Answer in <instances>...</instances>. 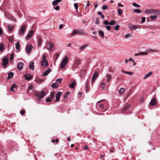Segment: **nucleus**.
<instances>
[{"instance_id": "nucleus-20", "label": "nucleus", "mask_w": 160, "mask_h": 160, "mask_svg": "<svg viewBox=\"0 0 160 160\" xmlns=\"http://www.w3.org/2000/svg\"><path fill=\"white\" fill-rule=\"evenodd\" d=\"M34 62L33 61H31L29 65V67L30 69L33 70L34 69Z\"/></svg>"}, {"instance_id": "nucleus-23", "label": "nucleus", "mask_w": 160, "mask_h": 160, "mask_svg": "<svg viewBox=\"0 0 160 160\" xmlns=\"http://www.w3.org/2000/svg\"><path fill=\"white\" fill-rule=\"evenodd\" d=\"M58 86L59 84L57 82H56L55 83H52L51 85V87L53 88H58Z\"/></svg>"}, {"instance_id": "nucleus-4", "label": "nucleus", "mask_w": 160, "mask_h": 160, "mask_svg": "<svg viewBox=\"0 0 160 160\" xmlns=\"http://www.w3.org/2000/svg\"><path fill=\"white\" fill-rule=\"evenodd\" d=\"M35 96L38 97L39 100L43 98L46 95L45 93L43 91H42L39 92H36L34 93Z\"/></svg>"}, {"instance_id": "nucleus-2", "label": "nucleus", "mask_w": 160, "mask_h": 160, "mask_svg": "<svg viewBox=\"0 0 160 160\" xmlns=\"http://www.w3.org/2000/svg\"><path fill=\"white\" fill-rule=\"evenodd\" d=\"M41 65L44 68H46L48 65V61L46 59V56L44 55H42V60L41 62Z\"/></svg>"}, {"instance_id": "nucleus-30", "label": "nucleus", "mask_w": 160, "mask_h": 160, "mask_svg": "<svg viewBox=\"0 0 160 160\" xmlns=\"http://www.w3.org/2000/svg\"><path fill=\"white\" fill-rule=\"evenodd\" d=\"M7 27L9 29V31L10 32H11V31H12L14 28L13 26L11 25L10 24L9 25H8L7 26Z\"/></svg>"}, {"instance_id": "nucleus-40", "label": "nucleus", "mask_w": 160, "mask_h": 160, "mask_svg": "<svg viewBox=\"0 0 160 160\" xmlns=\"http://www.w3.org/2000/svg\"><path fill=\"white\" fill-rule=\"evenodd\" d=\"M134 12H136L137 13H141V12L140 9H136L134 10Z\"/></svg>"}, {"instance_id": "nucleus-42", "label": "nucleus", "mask_w": 160, "mask_h": 160, "mask_svg": "<svg viewBox=\"0 0 160 160\" xmlns=\"http://www.w3.org/2000/svg\"><path fill=\"white\" fill-rule=\"evenodd\" d=\"M105 85L106 83H105L104 82H102V83H101L100 84V87L101 88H102V89H103V88H104Z\"/></svg>"}, {"instance_id": "nucleus-27", "label": "nucleus", "mask_w": 160, "mask_h": 160, "mask_svg": "<svg viewBox=\"0 0 160 160\" xmlns=\"http://www.w3.org/2000/svg\"><path fill=\"white\" fill-rule=\"evenodd\" d=\"M76 82V81L75 80H73L72 82L69 85L70 87L71 88H74Z\"/></svg>"}, {"instance_id": "nucleus-39", "label": "nucleus", "mask_w": 160, "mask_h": 160, "mask_svg": "<svg viewBox=\"0 0 160 160\" xmlns=\"http://www.w3.org/2000/svg\"><path fill=\"white\" fill-rule=\"evenodd\" d=\"M116 23V22L115 21L113 20L111 21L110 22H109V25H113L115 24Z\"/></svg>"}, {"instance_id": "nucleus-34", "label": "nucleus", "mask_w": 160, "mask_h": 160, "mask_svg": "<svg viewBox=\"0 0 160 160\" xmlns=\"http://www.w3.org/2000/svg\"><path fill=\"white\" fill-rule=\"evenodd\" d=\"M88 46V45H84L79 48V49L81 51H83Z\"/></svg>"}, {"instance_id": "nucleus-33", "label": "nucleus", "mask_w": 160, "mask_h": 160, "mask_svg": "<svg viewBox=\"0 0 160 160\" xmlns=\"http://www.w3.org/2000/svg\"><path fill=\"white\" fill-rule=\"evenodd\" d=\"M16 48L17 50H18L19 49L20 45L19 42H16L15 44Z\"/></svg>"}, {"instance_id": "nucleus-7", "label": "nucleus", "mask_w": 160, "mask_h": 160, "mask_svg": "<svg viewBox=\"0 0 160 160\" xmlns=\"http://www.w3.org/2000/svg\"><path fill=\"white\" fill-rule=\"evenodd\" d=\"M68 58L66 56H65L63 58L60 65L62 68H63L68 63Z\"/></svg>"}, {"instance_id": "nucleus-18", "label": "nucleus", "mask_w": 160, "mask_h": 160, "mask_svg": "<svg viewBox=\"0 0 160 160\" xmlns=\"http://www.w3.org/2000/svg\"><path fill=\"white\" fill-rule=\"evenodd\" d=\"M54 44L52 42H50L47 46V49L49 50H51L53 48Z\"/></svg>"}, {"instance_id": "nucleus-11", "label": "nucleus", "mask_w": 160, "mask_h": 160, "mask_svg": "<svg viewBox=\"0 0 160 160\" xmlns=\"http://www.w3.org/2000/svg\"><path fill=\"white\" fill-rule=\"evenodd\" d=\"M5 14V15L6 17L8 19L12 21H14L16 22V19L14 18L13 16H12V15L10 14H8L7 15H6Z\"/></svg>"}, {"instance_id": "nucleus-49", "label": "nucleus", "mask_w": 160, "mask_h": 160, "mask_svg": "<svg viewBox=\"0 0 160 160\" xmlns=\"http://www.w3.org/2000/svg\"><path fill=\"white\" fill-rule=\"evenodd\" d=\"M120 28V26L119 25H118L116 26L115 27L114 29L118 31V30L119 28Z\"/></svg>"}, {"instance_id": "nucleus-35", "label": "nucleus", "mask_w": 160, "mask_h": 160, "mask_svg": "<svg viewBox=\"0 0 160 160\" xmlns=\"http://www.w3.org/2000/svg\"><path fill=\"white\" fill-rule=\"evenodd\" d=\"M34 87L31 84L29 85L28 87V90H32L33 89Z\"/></svg>"}, {"instance_id": "nucleus-10", "label": "nucleus", "mask_w": 160, "mask_h": 160, "mask_svg": "<svg viewBox=\"0 0 160 160\" xmlns=\"http://www.w3.org/2000/svg\"><path fill=\"white\" fill-rule=\"evenodd\" d=\"M62 93L61 92H58L56 95V99L55 101L56 102H58L60 100V97L62 95Z\"/></svg>"}, {"instance_id": "nucleus-12", "label": "nucleus", "mask_w": 160, "mask_h": 160, "mask_svg": "<svg viewBox=\"0 0 160 160\" xmlns=\"http://www.w3.org/2000/svg\"><path fill=\"white\" fill-rule=\"evenodd\" d=\"M34 32L33 30H31L29 31L26 37V39L27 40L29 39L31 37L32 35L33 34Z\"/></svg>"}, {"instance_id": "nucleus-38", "label": "nucleus", "mask_w": 160, "mask_h": 160, "mask_svg": "<svg viewBox=\"0 0 160 160\" xmlns=\"http://www.w3.org/2000/svg\"><path fill=\"white\" fill-rule=\"evenodd\" d=\"M150 18L152 20H153L157 18V16L156 15H152L150 16Z\"/></svg>"}, {"instance_id": "nucleus-14", "label": "nucleus", "mask_w": 160, "mask_h": 160, "mask_svg": "<svg viewBox=\"0 0 160 160\" xmlns=\"http://www.w3.org/2000/svg\"><path fill=\"white\" fill-rule=\"evenodd\" d=\"M2 64L4 66H5L7 65L8 62V58H7L4 57L2 60Z\"/></svg>"}, {"instance_id": "nucleus-44", "label": "nucleus", "mask_w": 160, "mask_h": 160, "mask_svg": "<svg viewBox=\"0 0 160 160\" xmlns=\"http://www.w3.org/2000/svg\"><path fill=\"white\" fill-rule=\"evenodd\" d=\"M125 74H128L130 75H132L133 74V72H125Z\"/></svg>"}, {"instance_id": "nucleus-46", "label": "nucleus", "mask_w": 160, "mask_h": 160, "mask_svg": "<svg viewBox=\"0 0 160 160\" xmlns=\"http://www.w3.org/2000/svg\"><path fill=\"white\" fill-rule=\"evenodd\" d=\"M118 13L119 16H120L122 14V10L120 9H118Z\"/></svg>"}, {"instance_id": "nucleus-60", "label": "nucleus", "mask_w": 160, "mask_h": 160, "mask_svg": "<svg viewBox=\"0 0 160 160\" xmlns=\"http://www.w3.org/2000/svg\"><path fill=\"white\" fill-rule=\"evenodd\" d=\"M54 9L57 10H59V6H57L56 7L54 8Z\"/></svg>"}, {"instance_id": "nucleus-50", "label": "nucleus", "mask_w": 160, "mask_h": 160, "mask_svg": "<svg viewBox=\"0 0 160 160\" xmlns=\"http://www.w3.org/2000/svg\"><path fill=\"white\" fill-rule=\"evenodd\" d=\"M14 59V54H12L10 57V61H12Z\"/></svg>"}, {"instance_id": "nucleus-6", "label": "nucleus", "mask_w": 160, "mask_h": 160, "mask_svg": "<svg viewBox=\"0 0 160 160\" xmlns=\"http://www.w3.org/2000/svg\"><path fill=\"white\" fill-rule=\"evenodd\" d=\"M80 63L81 61L80 59H75L74 60L73 66L72 67V70L74 71L75 68H77L78 66L80 64Z\"/></svg>"}, {"instance_id": "nucleus-55", "label": "nucleus", "mask_w": 160, "mask_h": 160, "mask_svg": "<svg viewBox=\"0 0 160 160\" xmlns=\"http://www.w3.org/2000/svg\"><path fill=\"white\" fill-rule=\"evenodd\" d=\"M103 23L106 25H108L109 24V23L108 21H105L103 22Z\"/></svg>"}, {"instance_id": "nucleus-62", "label": "nucleus", "mask_w": 160, "mask_h": 160, "mask_svg": "<svg viewBox=\"0 0 160 160\" xmlns=\"http://www.w3.org/2000/svg\"><path fill=\"white\" fill-rule=\"evenodd\" d=\"M99 107L100 108H104V105L102 104H100L99 105Z\"/></svg>"}, {"instance_id": "nucleus-17", "label": "nucleus", "mask_w": 160, "mask_h": 160, "mask_svg": "<svg viewBox=\"0 0 160 160\" xmlns=\"http://www.w3.org/2000/svg\"><path fill=\"white\" fill-rule=\"evenodd\" d=\"M157 103V100L155 98H153L151 101L150 104L152 106L155 105Z\"/></svg>"}, {"instance_id": "nucleus-32", "label": "nucleus", "mask_w": 160, "mask_h": 160, "mask_svg": "<svg viewBox=\"0 0 160 160\" xmlns=\"http://www.w3.org/2000/svg\"><path fill=\"white\" fill-rule=\"evenodd\" d=\"M152 72H149L148 73L146 74L145 75V77L143 78V79L145 80L149 76H150L152 74Z\"/></svg>"}, {"instance_id": "nucleus-28", "label": "nucleus", "mask_w": 160, "mask_h": 160, "mask_svg": "<svg viewBox=\"0 0 160 160\" xmlns=\"http://www.w3.org/2000/svg\"><path fill=\"white\" fill-rule=\"evenodd\" d=\"M98 33L99 34V36H100L102 38H103L104 37V34L103 32L102 31L99 30Z\"/></svg>"}, {"instance_id": "nucleus-29", "label": "nucleus", "mask_w": 160, "mask_h": 160, "mask_svg": "<svg viewBox=\"0 0 160 160\" xmlns=\"http://www.w3.org/2000/svg\"><path fill=\"white\" fill-rule=\"evenodd\" d=\"M4 44L2 43H0V51L2 52L4 50Z\"/></svg>"}, {"instance_id": "nucleus-51", "label": "nucleus", "mask_w": 160, "mask_h": 160, "mask_svg": "<svg viewBox=\"0 0 160 160\" xmlns=\"http://www.w3.org/2000/svg\"><path fill=\"white\" fill-rule=\"evenodd\" d=\"M146 20V18L145 17H143L142 18V23H144L145 22Z\"/></svg>"}, {"instance_id": "nucleus-52", "label": "nucleus", "mask_w": 160, "mask_h": 160, "mask_svg": "<svg viewBox=\"0 0 160 160\" xmlns=\"http://www.w3.org/2000/svg\"><path fill=\"white\" fill-rule=\"evenodd\" d=\"M74 6L75 9L76 10H78V4L76 3H75L74 4Z\"/></svg>"}, {"instance_id": "nucleus-15", "label": "nucleus", "mask_w": 160, "mask_h": 160, "mask_svg": "<svg viewBox=\"0 0 160 160\" xmlns=\"http://www.w3.org/2000/svg\"><path fill=\"white\" fill-rule=\"evenodd\" d=\"M37 40L38 45L39 46H40L43 42L42 39L40 36H38Z\"/></svg>"}, {"instance_id": "nucleus-1", "label": "nucleus", "mask_w": 160, "mask_h": 160, "mask_svg": "<svg viewBox=\"0 0 160 160\" xmlns=\"http://www.w3.org/2000/svg\"><path fill=\"white\" fill-rule=\"evenodd\" d=\"M145 14H160V10L158 9H146L144 11Z\"/></svg>"}, {"instance_id": "nucleus-41", "label": "nucleus", "mask_w": 160, "mask_h": 160, "mask_svg": "<svg viewBox=\"0 0 160 160\" xmlns=\"http://www.w3.org/2000/svg\"><path fill=\"white\" fill-rule=\"evenodd\" d=\"M62 78H58L56 80L57 82H58V83H61L62 82Z\"/></svg>"}, {"instance_id": "nucleus-24", "label": "nucleus", "mask_w": 160, "mask_h": 160, "mask_svg": "<svg viewBox=\"0 0 160 160\" xmlns=\"http://www.w3.org/2000/svg\"><path fill=\"white\" fill-rule=\"evenodd\" d=\"M148 54V52H140L138 53H136L134 55V56H138L139 55H147Z\"/></svg>"}, {"instance_id": "nucleus-16", "label": "nucleus", "mask_w": 160, "mask_h": 160, "mask_svg": "<svg viewBox=\"0 0 160 160\" xmlns=\"http://www.w3.org/2000/svg\"><path fill=\"white\" fill-rule=\"evenodd\" d=\"M24 64L22 62H19L17 65V68L19 70H21L23 68Z\"/></svg>"}, {"instance_id": "nucleus-43", "label": "nucleus", "mask_w": 160, "mask_h": 160, "mask_svg": "<svg viewBox=\"0 0 160 160\" xmlns=\"http://www.w3.org/2000/svg\"><path fill=\"white\" fill-rule=\"evenodd\" d=\"M132 5L136 8H139L140 7V5L138 4L135 3H132Z\"/></svg>"}, {"instance_id": "nucleus-26", "label": "nucleus", "mask_w": 160, "mask_h": 160, "mask_svg": "<svg viewBox=\"0 0 160 160\" xmlns=\"http://www.w3.org/2000/svg\"><path fill=\"white\" fill-rule=\"evenodd\" d=\"M61 1V0H54L52 2V4L55 6L58 4V3Z\"/></svg>"}, {"instance_id": "nucleus-8", "label": "nucleus", "mask_w": 160, "mask_h": 160, "mask_svg": "<svg viewBox=\"0 0 160 160\" xmlns=\"http://www.w3.org/2000/svg\"><path fill=\"white\" fill-rule=\"evenodd\" d=\"M33 48V47L31 44H28L25 48L26 52L28 54H29Z\"/></svg>"}, {"instance_id": "nucleus-21", "label": "nucleus", "mask_w": 160, "mask_h": 160, "mask_svg": "<svg viewBox=\"0 0 160 160\" xmlns=\"http://www.w3.org/2000/svg\"><path fill=\"white\" fill-rule=\"evenodd\" d=\"M25 79L26 80H30L32 78L31 75L29 74H27L24 75Z\"/></svg>"}, {"instance_id": "nucleus-61", "label": "nucleus", "mask_w": 160, "mask_h": 160, "mask_svg": "<svg viewBox=\"0 0 160 160\" xmlns=\"http://www.w3.org/2000/svg\"><path fill=\"white\" fill-rule=\"evenodd\" d=\"M63 27V24H61L60 25L59 28V29H62Z\"/></svg>"}, {"instance_id": "nucleus-48", "label": "nucleus", "mask_w": 160, "mask_h": 160, "mask_svg": "<svg viewBox=\"0 0 160 160\" xmlns=\"http://www.w3.org/2000/svg\"><path fill=\"white\" fill-rule=\"evenodd\" d=\"M46 102H49L51 101V98L50 97H48L46 100Z\"/></svg>"}, {"instance_id": "nucleus-54", "label": "nucleus", "mask_w": 160, "mask_h": 160, "mask_svg": "<svg viewBox=\"0 0 160 160\" xmlns=\"http://www.w3.org/2000/svg\"><path fill=\"white\" fill-rule=\"evenodd\" d=\"M95 23L98 24L99 23V19L98 18H96Z\"/></svg>"}, {"instance_id": "nucleus-53", "label": "nucleus", "mask_w": 160, "mask_h": 160, "mask_svg": "<svg viewBox=\"0 0 160 160\" xmlns=\"http://www.w3.org/2000/svg\"><path fill=\"white\" fill-rule=\"evenodd\" d=\"M108 7L107 5H104L102 7V9L103 10H105L107 9Z\"/></svg>"}, {"instance_id": "nucleus-31", "label": "nucleus", "mask_w": 160, "mask_h": 160, "mask_svg": "<svg viewBox=\"0 0 160 160\" xmlns=\"http://www.w3.org/2000/svg\"><path fill=\"white\" fill-rule=\"evenodd\" d=\"M125 91V89L123 88H121L119 91V92L120 94H122L124 93Z\"/></svg>"}, {"instance_id": "nucleus-45", "label": "nucleus", "mask_w": 160, "mask_h": 160, "mask_svg": "<svg viewBox=\"0 0 160 160\" xmlns=\"http://www.w3.org/2000/svg\"><path fill=\"white\" fill-rule=\"evenodd\" d=\"M54 96V92H52L50 94V98H53Z\"/></svg>"}, {"instance_id": "nucleus-63", "label": "nucleus", "mask_w": 160, "mask_h": 160, "mask_svg": "<svg viewBox=\"0 0 160 160\" xmlns=\"http://www.w3.org/2000/svg\"><path fill=\"white\" fill-rule=\"evenodd\" d=\"M97 14L101 16L102 15V12H98Z\"/></svg>"}, {"instance_id": "nucleus-56", "label": "nucleus", "mask_w": 160, "mask_h": 160, "mask_svg": "<svg viewBox=\"0 0 160 160\" xmlns=\"http://www.w3.org/2000/svg\"><path fill=\"white\" fill-rule=\"evenodd\" d=\"M131 36L130 34H127L125 35V38H128L129 37H130Z\"/></svg>"}, {"instance_id": "nucleus-3", "label": "nucleus", "mask_w": 160, "mask_h": 160, "mask_svg": "<svg viewBox=\"0 0 160 160\" xmlns=\"http://www.w3.org/2000/svg\"><path fill=\"white\" fill-rule=\"evenodd\" d=\"M78 34L79 35L85 34L86 33L84 30L82 29L78 30H74L72 33V36H74L76 34Z\"/></svg>"}, {"instance_id": "nucleus-47", "label": "nucleus", "mask_w": 160, "mask_h": 160, "mask_svg": "<svg viewBox=\"0 0 160 160\" xmlns=\"http://www.w3.org/2000/svg\"><path fill=\"white\" fill-rule=\"evenodd\" d=\"M9 40L10 42H12L13 40V37L12 36H11L9 37Z\"/></svg>"}, {"instance_id": "nucleus-9", "label": "nucleus", "mask_w": 160, "mask_h": 160, "mask_svg": "<svg viewBox=\"0 0 160 160\" xmlns=\"http://www.w3.org/2000/svg\"><path fill=\"white\" fill-rule=\"evenodd\" d=\"M129 28L132 31L136 29L140 28H141V26L140 25H132L129 26Z\"/></svg>"}, {"instance_id": "nucleus-19", "label": "nucleus", "mask_w": 160, "mask_h": 160, "mask_svg": "<svg viewBox=\"0 0 160 160\" xmlns=\"http://www.w3.org/2000/svg\"><path fill=\"white\" fill-rule=\"evenodd\" d=\"M107 78V82H109L112 79V76L109 73H107L106 75Z\"/></svg>"}, {"instance_id": "nucleus-13", "label": "nucleus", "mask_w": 160, "mask_h": 160, "mask_svg": "<svg viewBox=\"0 0 160 160\" xmlns=\"http://www.w3.org/2000/svg\"><path fill=\"white\" fill-rule=\"evenodd\" d=\"M98 72L96 71L94 73L92 77V82H94L98 77Z\"/></svg>"}, {"instance_id": "nucleus-64", "label": "nucleus", "mask_w": 160, "mask_h": 160, "mask_svg": "<svg viewBox=\"0 0 160 160\" xmlns=\"http://www.w3.org/2000/svg\"><path fill=\"white\" fill-rule=\"evenodd\" d=\"M118 6L119 7H123V5H122V4H120V3H118Z\"/></svg>"}, {"instance_id": "nucleus-5", "label": "nucleus", "mask_w": 160, "mask_h": 160, "mask_svg": "<svg viewBox=\"0 0 160 160\" xmlns=\"http://www.w3.org/2000/svg\"><path fill=\"white\" fill-rule=\"evenodd\" d=\"M27 26L26 25H22L18 30V34L20 36H22L24 34Z\"/></svg>"}, {"instance_id": "nucleus-58", "label": "nucleus", "mask_w": 160, "mask_h": 160, "mask_svg": "<svg viewBox=\"0 0 160 160\" xmlns=\"http://www.w3.org/2000/svg\"><path fill=\"white\" fill-rule=\"evenodd\" d=\"M3 30L2 29L0 28V36H1L3 34Z\"/></svg>"}, {"instance_id": "nucleus-37", "label": "nucleus", "mask_w": 160, "mask_h": 160, "mask_svg": "<svg viewBox=\"0 0 160 160\" xmlns=\"http://www.w3.org/2000/svg\"><path fill=\"white\" fill-rule=\"evenodd\" d=\"M17 85L16 84H14L11 87V88L10 90L11 91H13L14 88L16 87Z\"/></svg>"}, {"instance_id": "nucleus-36", "label": "nucleus", "mask_w": 160, "mask_h": 160, "mask_svg": "<svg viewBox=\"0 0 160 160\" xmlns=\"http://www.w3.org/2000/svg\"><path fill=\"white\" fill-rule=\"evenodd\" d=\"M130 107V105L128 104H127L124 107L123 110L125 111L128 110Z\"/></svg>"}, {"instance_id": "nucleus-59", "label": "nucleus", "mask_w": 160, "mask_h": 160, "mask_svg": "<svg viewBox=\"0 0 160 160\" xmlns=\"http://www.w3.org/2000/svg\"><path fill=\"white\" fill-rule=\"evenodd\" d=\"M106 28L108 31H110L111 29V27L109 26H107Z\"/></svg>"}, {"instance_id": "nucleus-22", "label": "nucleus", "mask_w": 160, "mask_h": 160, "mask_svg": "<svg viewBox=\"0 0 160 160\" xmlns=\"http://www.w3.org/2000/svg\"><path fill=\"white\" fill-rule=\"evenodd\" d=\"M51 69L50 68H48L47 70L45 71L43 73V76H47L51 72Z\"/></svg>"}, {"instance_id": "nucleus-57", "label": "nucleus", "mask_w": 160, "mask_h": 160, "mask_svg": "<svg viewBox=\"0 0 160 160\" xmlns=\"http://www.w3.org/2000/svg\"><path fill=\"white\" fill-rule=\"evenodd\" d=\"M25 111L24 110H21L20 112V114L21 115H22L25 114Z\"/></svg>"}, {"instance_id": "nucleus-25", "label": "nucleus", "mask_w": 160, "mask_h": 160, "mask_svg": "<svg viewBox=\"0 0 160 160\" xmlns=\"http://www.w3.org/2000/svg\"><path fill=\"white\" fill-rule=\"evenodd\" d=\"M14 73L12 72L9 73L8 75V77L7 78V79H11L12 78L13 76Z\"/></svg>"}]
</instances>
